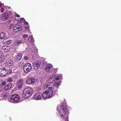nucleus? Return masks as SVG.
I'll return each instance as SVG.
<instances>
[{
    "mask_svg": "<svg viewBox=\"0 0 121 121\" xmlns=\"http://www.w3.org/2000/svg\"><path fill=\"white\" fill-rule=\"evenodd\" d=\"M69 110L67 107L64 105H61L59 111V114L61 118H66L68 119L69 114Z\"/></svg>",
    "mask_w": 121,
    "mask_h": 121,
    "instance_id": "nucleus-1",
    "label": "nucleus"
},
{
    "mask_svg": "<svg viewBox=\"0 0 121 121\" xmlns=\"http://www.w3.org/2000/svg\"><path fill=\"white\" fill-rule=\"evenodd\" d=\"M33 93V90L31 88L28 87L25 88L23 90L22 96L26 98L31 96Z\"/></svg>",
    "mask_w": 121,
    "mask_h": 121,
    "instance_id": "nucleus-2",
    "label": "nucleus"
},
{
    "mask_svg": "<svg viewBox=\"0 0 121 121\" xmlns=\"http://www.w3.org/2000/svg\"><path fill=\"white\" fill-rule=\"evenodd\" d=\"M53 94V91L51 90L45 91L43 93V96L45 98H49L51 97Z\"/></svg>",
    "mask_w": 121,
    "mask_h": 121,
    "instance_id": "nucleus-3",
    "label": "nucleus"
},
{
    "mask_svg": "<svg viewBox=\"0 0 121 121\" xmlns=\"http://www.w3.org/2000/svg\"><path fill=\"white\" fill-rule=\"evenodd\" d=\"M31 68V65L30 63H27L24 65L23 68V69L24 72L27 73L30 70Z\"/></svg>",
    "mask_w": 121,
    "mask_h": 121,
    "instance_id": "nucleus-4",
    "label": "nucleus"
},
{
    "mask_svg": "<svg viewBox=\"0 0 121 121\" xmlns=\"http://www.w3.org/2000/svg\"><path fill=\"white\" fill-rule=\"evenodd\" d=\"M54 84L52 82H49L45 84L44 86L45 89H53L54 86Z\"/></svg>",
    "mask_w": 121,
    "mask_h": 121,
    "instance_id": "nucleus-5",
    "label": "nucleus"
},
{
    "mask_svg": "<svg viewBox=\"0 0 121 121\" xmlns=\"http://www.w3.org/2000/svg\"><path fill=\"white\" fill-rule=\"evenodd\" d=\"M8 71L5 68L0 69V76L4 77L8 73Z\"/></svg>",
    "mask_w": 121,
    "mask_h": 121,
    "instance_id": "nucleus-6",
    "label": "nucleus"
},
{
    "mask_svg": "<svg viewBox=\"0 0 121 121\" xmlns=\"http://www.w3.org/2000/svg\"><path fill=\"white\" fill-rule=\"evenodd\" d=\"M11 99L13 100L14 101L16 102L19 100L20 97L19 95L17 94H15L12 95L10 97Z\"/></svg>",
    "mask_w": 121,
    "mask_h": 121,
    "instance_id": "nucleus-7",
    "label": "nucleus"
},
{
    "mask_svg": "<svg viewBox=\"0 0 121 121\" xmlns=\"http://www.w3.org/2000/svg\"><path fill=\"white\" fill-rule=\"evenodd\" d=\"M35 81V79L34 78L31 77L27 79L26 83L28 84H32L34 83Z\"/></svg>",
    "mask_w": 121,
    "mask_h": 121,
    "instance_id": "nucleus-8",
    "label": "nucleus"
},
{
    "mask_svg": "<svg viewBox=\"0 0 121 121\" xmlns=\"http://www.w3.org/2000/svg\"><path fill=\"white\" fill-rule=\"evenodd\" d=\"M41 62L39 61H35L33 64V67L34 69H36L40 66Z\"/></svg>",
    "mask_w": 121,
    "mask_h": 121,
    "instance_id": "nucleus-9",
    "label": "nucleus"
},
{
    "mask_svg": "<svg viewBox=\"0 0 121 121\" xmlns=\"http://www.w3.org/2000/svg\"><path fill=\"white\" fill-rule=\"evenodd\" d=\"M22 30V28L20 26L18 25H16L14 26L13 30L14 32H16L18 31H21Z\"/></svg>",
    "mask_w": 121,
    "mask_h": 121,
    "instance_id": "nucleus-10",
    "label": "nucleus"
},
{
    "mask_svg": "<svg viewBox=\"0 0 121 121\" xmlns=\"http://www.w3.org/2000/svg\"><path fill=\"white\" fill-rule=\"evenodd\" d=\"M22 56V54L19 53L14 58V61L17 62L19 61L21 59Z\"/></svg>",
    "mask_w": 121,
    "mask_h": 121,
    "instance_id": "nucleus-11",
    "label": "nucleus"
},
{
    "mask_svg": "<svg viewBox=\"0 0 121 121\" xmlns=\"http://www.w3.org/2000/svg\"><path fill=\"white\" fill-rule=\"evenodd\" d=\"M13 64V62L11 60L8 59L5 60V64L6 66H11Z\"/></svg>",
    "mask_w": 121,
    "mask_h": 121,
    "instance_id": "nucleus-12",
    "label": "nucleus"
},
{
    "mask_svg": "<svg viewBox=\"0 0 121 121\" xmlns=\"http://www.w3.org/2000/svg\"><path fill=\"white\" fill-rule=\"evenodd\" d=\"M42 96H43V95L42 93L39 92L35 94L34 96V98L35 99L39 100L40 99Z\"/></svg>",
    "mask_w": 121,
    "mask_h": 121,
    "instance_id": "nucleus-13",
    "label": "nucleus"
},
{
    "mask_svg": "<svg viewBox=\"0 0 121 121\" xmlns=\"http://www.w3.org/2000/svg\"><path fill=\"white\" fill-rule=\"evenodd\" d=\"M3 50H4L5 52H7L10 49V48L9 46H4L2 48Z\"/></svg>",
    "mask_w": 121,
    "mask_h": 121,
    "instance_id": "nucleus-14",
    "label": "nucleus"
},
{
    "mask_svg": "<svg viewBox=\"0 0 121 121\" xmlns=\"http://www.w3.org/2000/svg\"><path fill=\"white\" fill-rule=\"evenodd\" d=\"M23 80L22 79L20 80L17 83V86L19 88H21L23 86Z\"/></svg>",
    "mask_w": 121,
    "mask_h": 121,
    "instance_id": "nucleus-15",
    "label": "nucleus"
},
{
    "mask_svg": "<svg viewBox=\"0 0 121 121\" xmlns=\"http://www.w3.org/2000/svg\"><path fill=\"white\" fill-rule=\"evenodd\" d=\"M12 86V85L11 83H8L4 87V90L5 91H7L9 90Z\"/></svg>",
    "mask_w": 121,
    "mask_h": 121,
    "instance_id": "nucleus-16",
    "label": "nucleus"
},
{
    "mask_svg": "<svg viewBox=\"0 0 121 121\" xmlns=\"http://www.w3.org/2000/svg\"><path fill=\"white\" fill-rule=\"evenodd\" d=\"M2 16L3 19L4 21L8 19L9 17L8 15L7 14L5 13H3Z\"/></svg>",
    "mask_w": 121,
    "mask_h": 121,
    "instance_id": "nucleus-17",
    "label": "nucleus"
},
{
    "mask_svg": "<svg viewBox=\"0 0 121 121\" xmlns=\"http://www.w3.org/2000/svg\"><path fill=\"white\" fill-rule=\"evenodd\" d=\"M28 40L29 42L31 43H34V40L32 36H31L28 39Z\"/></svg>",
    "mask_w": 121,
    "mask_h": 121,
    "instance_id": "nucleus-18",
    "label": "nucleus"
},
{
    "mask_svg": "<svg viewBox=\"0 0 121 121\" xmlns=\"http://www.w3.org/2000/svg\"><path fill=\"white\" fill-rule=\"evenodd\" d=\"M52 66V65L51 64H49L47 65L45 69L48 71H49Z\"/></svg>",
    "mask_w": 121,
    "mask_h": 121,
    "instance_id": "nucleus-19",
    "label": "nucleus"
},
{
    "mask_svg": "<svg viewBox=\"0 0 121 121\" xmlns=\"http://www.w3.org/2000/svg\"><path fill=\"white\" fill-rule=\"evenodd\" d=\"M22 42L21 40H16L15 41L14 43L15 45H18L20 44Z\"/></svg>",
    "mask_w": 121,
    "mask_h": 121,
    "instance_id": "nucleus-20",
    "label": "nucleus"
},
{
    "mask_svg": "<svg viewBox=\"0 0 121 121\" xmlns=\"http://www.w3.org/2000/svg\"><path fill=\"white\" fill-rule=\"evenodd\" d=\"M4 34L3 32H2L0 34V39H3L4 38Z\"/></svg>",
    "mask_w": 121,
    "mask_h": 121,
    "instance_id": "nucleus-21",
    "label": "nucleus"
},
{
    "mask_svg": "<svg viewBox=\"0 0 121 121\" xmlns=\"http://www.w3.org/2000/svg\"><path fill=\"white\" fill-rule=\"evenodd\" d=\"M0 82H1V84H0L1 85H3V86L5 85L6 84V82L5 81H3L2 80H0Z\"/></svg>",
    "mask_w": 121,
    "mask_h": 121,
    "instance_id": "nucleus-22",
    "label": "nucleus"
},
{
    "mask_svg": "<svg viewBox=\"0 0 121 121\" xmlns=\"http://www.w3.org/2000/svg\"><path fill=\"white\" fill-rule=\"evenodd\" d=\"M7 80L9 82H11L13 80L12 78H7Z\"/></svg>",
    "mask_w": 121,
    "mask_h": 121,
    "instance_id": "nucleus-23",
    "label": "nucleus"
},
{
    "mask_svg": "<svg viewBox=\"0 0 121 121\" xmlns=\"http://www.w3.org/2000/svg\"><path fill=\"white\" fill-rule=\"evenodd\" d=\"M11 42V41L10 40H8L6 41V43L7 44H9Z\"/></svg>",
    "mask_w": 121,
    "mask_h": 121,
    "instance_id": "nucleus-24",
    "label": "nucleus"
},
{
    "mask_svg": "<svg viewBox=\"0 0 121 121\" xmlns=\"http://www.w3.org/2000/svg\"><path fill=\"white\" fill-rule=\"evenodd\" d=\"M4 60V59L3 58H1L0 56V63H2Z\"/></svg>",
    "mask_w": 121,
    "mask_h": 121,
    "instance_id": "nucleus-25",
    "label": "nucleus"
},
{
    "mask_svg": "<svg viewBox=\"0 0 121 121\" xmlns=\"http://www.w3.org/2000/svg\"><path fill=\"white\" fill-rule=\"evenodd\" d=\"M25 26V27L27 29H28L29 28L30 26L28 25V24L26 25Z\"/></svg>",
    "mask_w": 121,
    "mask_h": 121,
    "instance_id": "nucleus-26",
    "label": "nucleus"
},
{
    "mask_svg": "<svg viewBox=\"0 0 121 121\" xmlns=\"http://www.w3.org/2000/svg\"><path fill=\"white\" fill-rule=\"evenodd\" d=\"M13 23H11L10 25V26L9 27L10 28V29L13 26Z\"/></svg>",
    "mask_w": 121,
    "mask_h": 121,
    "instance_id": "nucleus-27",
    "label": "nucleus"
},
{
    "mask_svg": "<svg viewBox=\"0 0 121 121\" xmlns=\"http://www.w3.org/2000/svg\"><path fill=\"white\" fill-rule=\"evenodd\" d=\"M23 37L24 39H25L27 37V35H23Z\"/></svg>",
    "mask_w": 121,
    "mask_h": 121,
    "instance_id": "nucleus-28",
    "label": "nucleus"
},
{
    "mask_svg": "<svg viewBox=\"0 0 121 121\" xmlns=\"http://www.w3.org/2000/svg\"><path fill=\"white\" fill-rule=\"evenodd\" d=\"M4 10V9L3 8H2L1 9V12H3Z\"/></svg>",
    "mask_w": 121,
    "mask_h": 121,
    "instance_id": "nucleus-29",
    "label": "nucleus"
},
{
    "mask_svg": "<svg viewBox=\"0 0 121 121\" xmlns=\"http://www.w3.org/2000/svg\"><path fill=\"white\" fill-rule=\"evenodd\" d=\"M16 16L18 17H20V16L18 14H16Z\"/></svg>",
    "mask_w": 121,
    "mask_h": 121,
    "instance_id": "nucleus-30",
    "label": "nucleus"
},
{
    "mask_svg": "<svg viewBox=\"0 0 121 121\" xmlns=\"http://www.w3.org/2000/svg\"><path fill=\"white\" fill-rule=\"evenodd\" d=\"M24 24L25 25H26L28 24V23L27 22H25Z\"/></svg>",
    "mask_w": 121,
    "mask_h": 121,
    "instance_id": "nucleus-31",
    "label": "nucleus"
},
{
    "mask_svg": "<svg viewBox=\"0 0 121 121\" xmlns=\"http://www.w3.org/2000/svg\"><path fill=\"white\" fill-rule=\"evenodd\" d=\"M59 79V78L58 77H56V80H58Z\"/></svg>",
    "mask_w": 121,
    "mask_h": 121,
    "instance_id": "nucleus-32",
    "label": "nucleus"
},
{
    "mask_svg": "<svg viewBox=\"0 0 121 121\" xmlns=\"http://www.w3.org/2000/svg\"><path fill=\"white\" fill-rule=\"evenodd\" d=\"M65 118H66V119L65 120V121H68V119H67L66 118H65L64 119L63 118V119H64Z\"/></svg>",
    "mask_w": 121,
    "mask_h": 121,
    "instance_id": "nucleus-33",
    "label": "nucleus"
},
{
    "mask_svg": "<svg viewBox=\"0 0 121 121\" xmlns=\"http://www.w3.org/2000/svg\"><path fill=\"white\" fill-rule=\"evenodd\" d=\"M24 59L25 60H26L28 59V58L27 56H26L25 57Z\"/></svg>",
    "mask_w": 121,
    "mask_h": 121,
    "instance_id": "nucleus-34",
    "label": "nucleus"
},
{
    "mask_svg": "<svg viewBox=\"0 0 121 121\" xmlns=\"http://www.w3.org/2000/svg\"><path fill=\"white\" fill-rule=\"evenodd\" d=\"M24 18H21L20 19V20L21 21H23V20H24Z\"/></svg>",
    "mask_w": 121,
    "mask_h": 121,
    "instance_id": "nucleus-35",
    "label": "nucleus"
}]
</instances>
